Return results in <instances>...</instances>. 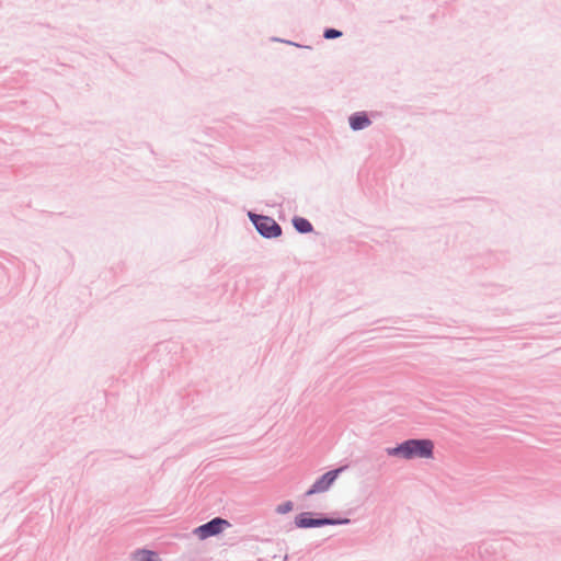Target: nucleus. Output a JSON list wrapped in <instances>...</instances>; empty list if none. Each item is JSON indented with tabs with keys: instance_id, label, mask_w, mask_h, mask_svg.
<instances>
[{
	"instance_id": "nucleus-8",
	"label": "nucleus",
	"mask_w": 561,
	"mask_h": 561,
	"mask_svg": "<svg viewBox=\"0 0 561 561\" xmlns=\"http://www.w3.org/2000/svg\"><path fill=\"white\" fill-rule=\"evenodd\" d=\"M293 224L295 228L301 233L310 232L312 230L311 224L302 217L294 218Z\"/></svg>"
},
{
	"instance_id": "nucleus-2",
	"label": "nucleus",
	"mask_w": 561,
	"mask_h": 561,
	"mask_svg": "<svg viewBox=\"0 0 561 561\" xmlns=\"http://www.w3.org/2000/svg\"><path fill=\"white\" fill-rule=\"evenodd\" d=\"M250 218L255 225L257 231L265 238H275L280 236L279 225L271 217L250 214Z\"/></svg>"
},
{
	"instance_id": "nucleus-5",
	"label": "nucleus",
	"mask_w": 561,
	"mask_h": 561,
	"mask_svg": "<svg viewBox=\"0 0 561 561\" xmlns=\"http://www.w3.org/2000/svg\"><path fill=\"white\" fill-rule=\"evenodd\" d=\"M343 469H335L324 473L320 479H318L311 486L310 490L307 491V495H312L314 493H320L327 491L331 484L336 480L337 476Z\"/></svg>"
},
{
	"instance_id": "nucleus-9",
	"label": "nucleus",
	"mask_w": 561,
	"mask_h": 561,
	"mask_svg": "<svg viewBox=\"0 0 561 561\" xmlns=\"http://www.w3.org/2000/svg\"><path fill=\"white\" fill-rule=\"evenodd\" d=\"M293 510V503L291 502H285L277 506L276 511L279 514H286Z\"/></svg>"
},
{
	"instance_id": "nucleus-6",
	"label": "nucleus",
	"mask_w": 561,
	"mask_h": 561,
	"mask_svg": "<svg viewBox=\"0 0 561 561\" xmlns=\"http://www.w3.org/2000/svg\"><path fill=\"white\" fill-rule=\"evenodd\" d=\"M350 125L354 130L366 128L370 125V121L364 113H356L350 117Z\"/></svg>"
},
{
	"instance_id": "nucleus-3",
	"label": "nucleus",
	"mask_w": 561,
	"mask_h": 561,
	"mask_svg": "<svg viewBox=\"0 0 561 561\" xmlns=\"http://www.w3.org/2000/svg\"><path fill=\"white\" fill-rule=\"evenodd\" d=\"M230 524L228 520L222 519L220 517H216L213 520L197 527L194 530V534L201 539H207L208 537L216 536L224 531Z\"/></svg>"
},
{
	"instance_id": "nucleus-1",
	"label": "nucleus",
	"mask_w": 561,
	"mask_h": 561,
	"mask_svg": "<svg viewBox=\"0 0 561 561\" xmlns=\"http://www.w3.org/2000/svg\"><path fill=\"white\" fill-rule=\"evenodd\" d=\"M434 444L430 439H409L397 447L388 448L387 454L403 459L433 458Z\"/></svg>"
},
{
	"instance_id": "nucleus-10",
	"label": "nucleus",
	"mask_w": 561,
	"mask_h": 561,
	"mask_svg": "<svg viewBox=\"0 0 561 561\" xmlns=\"http://www.w3.org/2000/svg\"><path fill=\"white\" fill-rule=\"evenodd\" d=\"M341 35H342V33L340 31H337V30H334V28H328L324 32V37L327 39L337 38Z\"/></svg>"
},
{
	"instance_id": "nucleus-4",
	"label": "nucleus",
	"mask_w": 561,
	"mask_h": 561,
	"mask_svg": "<svg viewBox=\"0 0 561 561\" xmlns=\"http://www.w3.org/2000/svg\"><path fill=\"white\" fill-rule=\"evenodd\" d=\"M337 520L329 518H311L308 513L300 514L296 517L295 524L298 528L318 527L323 525H334ZM340 523H348V519L341 520Z\"/></svg>"
},
{
	"instance_id": "nucleus-7",
	"label": "nucleus",
	"mask_w": 561,
	"mask_h": 561,
	"mask_svg": "<svg viewBox=\"0 0 561 561\" xmlns=\"http://www.w3.org/2000/svg\"><path fill=\"white\" fill-rule=\"evenodd\" d=\"M133 561H161L159 556L150 550H138L133 554Z\"/></svg>"
}]
</instances>
